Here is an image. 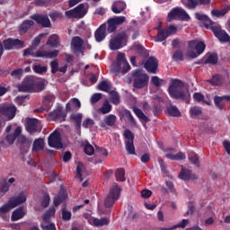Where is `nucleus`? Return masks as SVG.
Here are the masks:
<instances>
[{"label":"nucleus","mask_w":230,"mask_h":230,"mask_svg":"<svg viewBox=\"0 0 230 230\" xmlns=\"http://www.w3.org/2000/svg\"><path fill=\"white\" fill-rule=\"evenodd\" d=\"M167 112L169 116H172V118H181V111L175 105H170L167 107Z\"/></svg>","instance_id":"nucleus-38"},{"label":"nucleus","mask_w":230,"mask_h":230,"mask_svg":"<svg viewBox=\"0 0 230 230\" xmlns=\"http://www.w3.org/2000/svg\"><path fill=\"white\" fill-rule=\"evenodd\" d=\"M129 69H130V65L128 64L127 59H125V54H123V62H122V70H121L122 75H127V72Z\"/></svg>","instance_id":"nucleus-60"},{"label":"nucleus","mask_w":230,"mask_h":230,"mask_svg":"<svg viewBox=\"0 0 230 230\" xmlns=\"http://www.w3.org/2000/svg\"><path fill=\"white\" fill-rule=\"evenodd\" d=\"M206 50V43L204 41H198L196 45V52L198 55H202L203 51Z\"/></svg>","instance_id":"nucleus-55"},{"label":"nucleus","mask_w":230,"mask_h":230,"mask_svg":"<svg viewBox=\"0 0 230 230\" xmlns=\"http://www.w3.org/2000/svg\"><path fill=\"white\" fill-rule=\"evenodd\" d=\"M4 49L10 50L13 49V48H24V41L19 39H11L8 38L3 41Z\"/></svg>","instance_id":"nucleus-16"},{"label":"nucleus","mask_w":230,"mask_h":230,"mask_svg":"<svg viewBox=\"0 0 230 230\" xmlns=\"http://www.w3.org/2000/svg\"><path fill=\"white\" fill-rule=\"evenodd\" d=\"M10 190V184L6 181L1 182L0 183V193H4L8 192Z\"/></svg>","instance_id":"nucleus-63"},{"label":"nucleus","mask_w":230,"mask_h":230,"mask_svg":"<svg viewBox=\"0 0 230 230\" xmlns=\"http://www.w3.org/2000/svg\"><path fill=\"white\" fill-rule=\"evenodd\" d=\"M46 89V80H37L34 78V84L32 88V93H40Z\"/></svg>","instance_id":"nucleus-28"},{"label":"nucleus","mask_w":230,"mask_h":230,"mask_svg":"<svg viewBox=\"0 0 230 230\" xmlns=\"http://www.w3.org/2000/svg\"><path fill=\"white\" fill-rule=\"evenodd\" d=\"M110 100L113 105H119V94L116 91L110 92Z\"/></svg>","instance_id":"nucleus-46"},{"label":"nucleus","mask_w":230,"mask_h":230,"mask_svg":"<svg viewBox=\"0 0 230 230\" xmlns=\"http://www.w3.org/2000/svg\"><path fill=\"white\" fill-rule=\"evenodd\" d=\"M84 154H86V155H93V154H94V147L89 144V142L84 144Z\"/></svg>","instance_id":"nucleus-56"},{"label":"nucleus","mask_w":230,"mask_h":230,"mask_svg":"<svg viewBox=\"0 0 230 230\" xmlns=\"http://www.w3.org/2000/svg\"><path fill=\"white\" fill-rule=\"evenodd\" d=\"M181 4L187 10H197V6L210 4L211 0H181Z\"/></svg>","instance_id":"nucleus-13"},{"label":"nucleus","mask_w":230,"mask_h":230,"mask_svg":"<svg viewBox=\"0 0 230 230\" xmlns=\"http://www.w3.org/2000/svg\"><path fill=\"white\" fill-rule=\"evenodd\" d=\"M127 8V4L125 2L119 0L114 3V4L111 7V11L113 13H121L125 9Z\"/></svg>","instance_id":"nucleus-30"},{"label":"nucleus","mask_w":230,"mask_h":230,"mask_svg":"<svg viewBox=\"0 0 230 230\" xmlns=\"http://www.w3.org/2000/svg\"><path fill=\"white\" fill-rule=\"evenodd\" d=\"M178 177L179 179H181V181H190L191 179H197V175L191 174V171H190L189 169H181Z\"/></svg>","instance_id":"nucleus-29"},{"label":"nucleus","mask_w":230,"mask_h":230,"mask_svg":"<svg viewBox=\"0 0 230 230\" xmlns=\"http://www.w3.org/2000/svg\"><path fill=\"white\" fill-rule=\"evenodd\" d=\"M127 42H128V35H127V32H119L110 40V49L111 51H117V49H121V48L127 46Z\"/></svg>","instance_id":"nucleus-3"},{"label":"nucleus","mask_w":230,"mask_h":230,"mask_svg":"<svg viewBox=\"0 0 230 230\" xmlns=\"http://www.w3.org/2000/svg\"><path fill=\"white\" fill-rule=\"evenodd\" d=\"M40 150H44V138H37L33 142L32 151L40 152Z\"/></svg>","instance_id":"nucleus-37"},{"label":"nucleus","mask_w":230,"mask_h":230,"mask_svg":"<svg viewBox=\"0 0 230 230\" xmlns=\"http://www.w3.org/2000/svg\"><path fill=\"white\" fill-rule=\"evenodd\" d=\"M208 84L211 85H214L216 87H218L224 84V78H222V75H216L211 79L208 80Z\"/></svg>","instance_id":"nucleus-36"},{"label":"nucleus","mask_w":230,"mask_h":230,"mask_svg":"<svg viewBox=\"0 0 230 230\" xmlns=\"http://www.w3.org/2000/svg\"><path fill=\"white\" fill-rule=\"evenodd\" d=\"M116 119H118L114 114L106 115L103 119V122L100 123V127L102 128H105V127H114V125H116Z\"/></svg>","instance_id":"nucleus-22"},{"label":"nucleus","mask_w":230,"mask_h":230,"mask_svg":"<svg viewBox=\"0 0 230 230\" xmlns=\"http://www.w3.org/2000/svg\"><path fill=\"white\" fill-rule=\"evenodd\" d=\"M131 76L133 78V87L135 89H145L148 85L150 76L148 74L145 73L143 69L137 68L131 72Z\"/></svg>","instance_id":"nucleus-2"},{"label":"nucleus","mask_w":230,"mask_h":230,"mask_svg":"<svg viewBox=\"0 0 230 230\" xmlns=\"http://www.w3.org/2000/svg\"><path fill=\"white\" fill-rule=\"evenodd\" d=\"M32 69L37 75H44V73H48V66H42L41 65H34Z\"/></svg>","instance_id":"nucleus-47"},{"label":"nucleus","mask_w":230,"mask_h":230,"mask_svg":"<svg viewBox=\"0 0 230 230\" xmlns=\"http://www.w3.org/2000/svg\"><path fill=\"white\" fill-rule=\"evenodd\" d=\"M194 17L195 19H197V21H199L200 22H204V28H206V30H210V28L216 23L207 14L195 13Z\"/></svg>","instance_id":"nucleus-20"},{"label":"nucleus","mask_w":230,"mask_h":230,"mask_svg":"<svg viewBox=\"0 0 230 230\" xmlns=\"http://www.w3.org/2000/svg\"><path fill=\"white\" fill-rule=\"evenodd\" d=\"M110 222H111V219H109V217H102L101 219L94 218L93 226H95V227H102L103 226H109Z\"/></svg>","instance_id":"nucleus-40"},{"label":"nucleus","mask_w":230,"mask_h":230,"mask_svg":"<svg viewBox=\"0 0 230 230\" xmlns=\"http://www.w3.org/2000/svg\"><path fill=\"white\" fill-rule=\"evenodd\" d=\"M169 37L168 32L166 31V29L159 30L157 32V40L156 42H164L165 40H167Z\"/></svg>","instance_id":"nucleus-45"},{"label":"nucleus","mask_w":230,"mask_h":230,"mask_svg":"<svg viewBox=\"0 0 230 230\" xmlns=\"http://www.w3.org/2000/svg\"><path fill=\"white\" fill-rule=\"evenodd\" d=\"M27 200L26 192L21 191L18 196L13 197L9 199V204L11 208H17V206H21V204H24Z\"/></svg>","instance_id":"nucleus-19"},{"label":"nucleus","mask_w":230,"mask_h":230,"mask_svg":"<svg viewBox=\"0 0 230 230\" xmlns=\"http://www.w3.org/2000/svg\"><path fill=\"white\" fill-rule=\"evenodd\" d=\"M36 50L37 47L31 45V47L23 50V57H32V58H35L37 55Z\"/></svg>","instance_id":"nucleus-43"},{"label":"nucleus","mask_w":230,"mask_h":230,"mask_svg":"<svg viewBox=\"0 0 230 230\" xmlns=\"http://www.w3.org/2000/svg\"><path fill=\"white\" fill-rule=\"evenodd\" d=\"M67 199V190L61 188L58 196L54 198V206L58 207Z\"/></svg>","instance_id":"nucleus-24"},{"label":"nucleus","mask_w":230,"mask_h":230,"mask_svg":"<svg viewBox=\"0 0 230 230\" xmlns=\"http://www.w3.org/2000/svg\"><path fill=\"white\" fill-rule=\"evenodd\" d=\"M133 111L136 114V116L140 119V121L144 123H148V121H150V119L146 115H145L141 109L134 107Z\"/></svg>","instance_id":"nucleus-34"},{"label":"nucleus","mask_w":230,"mask_h":230,"mask_svg":"<svg viewBox=\"0 0 230 230\" xmlns=\"http://www.w3.org/2000/svg\"><path fill=\"white\" fill-rule=\"evenodd\" d=\"M25 129L29 134H31V136L37 134V132H41L42 127L40 126V120L38 119H27Z\"/></svg>","instance_id":"nucleus-8"},{"label":"nucleus","mask_w":230,"mask_h":230,"mask_svg":"<svg viewBox=\"0 0 230 230\" xmlns=\"http://www.w3.org/2000/svg\"><path fill=\"white\" fill-rule=\"evenodd\" d=\"M131 49H134L135 51H137V53L138 55H140V57H148V52L146 51V49H145V47H143V45L139 44V43H135L132 47Z\"/></svg>","instance_id":"nucleus-33"},{"label":"nucleus","mask_w":230,"mask_h":230,"mask_svg":"<svg viewBox=\"0 0 230 230\" xmlns=\"http://www.w3.org/2000/svg\"><path fill=\"white\" fill-rule=\"evenodd\" d=\"M126 21L125 16H115L108 20V27L106 28L108 33H114L119 24H123Z\"/></svg>","instance_id":"nucleus-11"},{"label":"nucleus","mask_w":230,"mask_h":230,"mask_svg":"<svg viewBox=\"0 0 230 230\" xmlns=\"http://www.w3.org/2000/svg\"><path fill=\"white\" fill-rule=\"evenodd\" d=\"M204 64H211L212 66H217V64H218V56L217 53H212L208 58H205Z\"/></svg>","instance_id":"nucleus-39"},{"label":"nucleus","mask_w":230,"mask_h":230,"mask_svg":"<svg viewBox=\"0 0 230 230\" xmlns=\"http://www.w3.org/2000/svg\"><path fill=\"white\" fill-rule=\"evenodd\" d=\"M56 211L57 210L53 207L50 208L49 210H47L43 216L44 222H48V220H49V218H51V217H54Z\"/></svg>","instance_id":"nucleus-51"},{"label":"nucleus","mask_w":230,"mask_h":230,"mask_svg":"<svg viewBox=\"0 0 230 230\" xmlns=\"http://www.w3.org/2000/svg\"><path fill=\"white\" fill-rule=\"evenodd\" d=\"M48 144L50 148H63L64 144H62V136L59 130H54L48 137Z\"/></svg>","instance_id":"nucleus-7"},{"label":"nucleus","mask_w":230,"mask_h":230,"mask_svg":"<svg viewBox=\"0 0 230 230\" xmlns=\"http://www.w3.org/2000/svg\"><path fill=\"white\" fill-rule=\"evenodd\" d=\"M190 116H200L202 114V108L199 106L191 107L190 110Z\"/></svg>","instance_id":"nucleus-57"},{"label":"nucleus","mask_w":230,"mask_h":230,"mask_svg":"<svg viewBox=\"0 0 230 230\" xmlns=\"http://www.w3.org/2000/svg\"><path fill=\"white\" fill-rule=\"evenodd\" d=\"M17 107L14 105L0 107V116H4L10 121L15 118Z\"/></svg>","instance_id":"nucleus-14"},{"label":"nucleus","mask_w":230,"mask_h":230,"mask_svg":"<svg viewBox=\"0 0 230 230\" xmlns=\"http://www.w3.org/2000/svg\"><path fill=\"white\" fill-rule=\"evenodd\" d=\"M124 116L127 118V119L131 123L132 125H137L136 119H134V116H132V113L128 110H125Z\"/></svg>","instance_id":"nucleus-58"},{"label":"nucleus","mask_w":230,"mask_h":230,"mask_svg":"<svg viewBox=\"0 0 230 230\" xmlns=\"http://www.w3.org/2000/svg\"><path fill=\"white\" fill-rule=\"evenodd\" d=\"M172 58L176 62H182V60H184V54L182 53V50H176L172 55Z\"/></svg>","instance_id":"nucleus-52"},{"label":"nucleus","mask_w":230,"mask_h":230,"mask_svg":"<svg viewBox=\"0 0 230 230\" xmlns=\"http://www.w3.org/2000/svg\"><path fill=\"white\" fill-rule=\"evenodd\" d=\"M46 44L47 46H50V48H58V46H60V37L57 34H53L49 36Z\"/></svg>","instance_id":"nucleus-31"},{"label":"nucleus","mask_w":230,"mask_h":230,"mask_svg":"<svg viewBox=\"0 0 230 230\" xmlns=\"http://www.w3.org/2000/svg\"><path fill=\"white\" fill-rule=\"evenodd\" d=\"M32 21H35L37 24H40L42 28H51V21H49V17L44 14H33L31 16Z\"/></svg>","instance_id":"nucleus-17"},{"label":"nucleus","mask_w":230,"mask_h":230,"mask_svg":"<svg viewBox=\"0 0 230 230\" xmlns=\"http://www.w3.org/2000/svg\"><path fill=\"white\" fill-rule=\"evenodd\" d=\"M99 91H103L104 93H109L111 91V84L107 81H102L98 84Z\"/></svg>","instance_id":"nucleus-49"},{"label":"nucleus","mask_w":230,"mask_h":230,"mask_svg":"<svg viewBox=\"0 0 230 230\" xmlns=\"http://www.w3.org/2000/svg\"><path fill=\"white\" fill-rule=\"evenodd\" d=\"M17 143H19V145H30L31 143V141H30L26 136L24 135H19L17 137Z\"/></svg>","instance_id":"nucleus-54"},{"label":"nucleus","mask_w":230,"mask_h":230,"mask_svg":"<svg viewBox=\"0 0 230 230\" xmlns=\"http://www.w3.org/2000/svg\"><path fill=\"white\" fill-rule=\"evenodd\" d=\"M105 31H107V24L103 23L95 31L94 37L96 42H102L105 40Z\"/></svg>","instance_id":"nucleus-23"},{"label":"nucleus","mask_w":230,"mask_h":230,"mask_svg":"<svg viewBox=\"0 0 230 230\" xmlns=\"http://www.w3.org/2000/svg\"><path fill=\"white\" fill-rule=\"evenodd\" d=\"M74 9L75 10L77 19H84V17L87 15V10L85 9V5L84 4H80Z\"/></svg>","instance_id":"nucleus-32"},{"label":"nucleus","mask_w":230,"mask_h":230,"mask_svg":"<svg viewBox=\"0 0 230 230\" xmlns=\"http://www.w3.org/2000/svg\"><path fill=\"white\" fill-rule=\"evenodd\" d=\"M84 41L83 39L80 38V36L73 37L71 40V49L73 53H75V55L81 53L82 57H84Z\"/></svg>","instance_id":"nucleus-12"},{"label":"nucleus","mask_w":230,"mask_h":230,"mask_svg":"<svg viewBox=\"0 0 230 230\" xmlns=\"http://www.w3.org/2000/svg\"><path fill=\"white\" fill-rule=\"evenodd\" d=\"M34 82L35 77L31 75L26 76L22 84L18 86V91L20 93H33Z\"/></svg>","instance_id":"nucleus-9"},{"label":"nucleus","mask_w":230,"mask_h":230,"mask_svg":"<svg viewBox=\"0 0 230 230\" xmlns=\"http://www.w3.org/2000/svg\"><path fill=\"white\" fill-rule=\"evenodd\" d=\"M49 17H50L51 21L55 22V21H58V19H62V13L60 12H52L49 14Z\"/></svg>","instance_id":"nucleus-64"},{"label":"nucleus","mask_w":230,"mask_h":230,"mask_svg":"<svg viewBox=\"0 0 230 230\" xmlns=\"http://www.w3.org/2000/svg\"><path fill=\"white\" fill-rule=\"evenodd\" d=\"M190 21V14L186 13V10L181 7L172 8L167 15V22H172V21Z\"/></svg>","instance_id":"nucleus-4"},{"label":"nucleus","mask_w":230,"mask_h":230,"mask_svg":"<svg viewBox=\"0 0 230 230\" xmlns=\"http://www.w3.org/2000/svg\"><path fill=\"white\" fill-rule=\"evenodd\" d=\"M125 137V146L128 154L129 155H136V146H134V133L130 129H125L124 134Z\"/></svg>","instance_id":"nucleus-6"},{"label":"nucleus","mask_w":230,"mask_h":230,"mask_svg":"<svg viewBox=\"0 0 230 230\" xmlns=\"http://www.w3.org/2000/svg\"><path fill=\"white\" fill-rule=\"evenodd\" d=\"M119 191H121V189L118 186V183H115L104 199L105 208H112L114 206V202L119 199Z\"/></svg>","instance_id":"nucleus-5"},{"label":"nucleus","mask_w":230,"mask_h":230,"mask_svg":"<svg viewBox=\"0 0 230 230\" xmlns=\"http://www.w3.org/2000/svg\"><path fill=\"white\" fill-rule=\"evenodd\" d=\"M61 213L62 219L65 220V222H68V220H71L72 214L70 211L66 210V205L63 206Z\"/></svg>","instance_id":"nucleus-50"},{"label":"nucleus","mask_w":230,"mask_h":230,"mask_svg":"<svg viewBox=\"0 0 230 230\" xmlns=\"http://www.w3.org/2000/svg\"><path fill=\"white\" fill-rule=\"evenodd\" d=\"M145 69L147 73H152L155 75L157 73V68L159 67V61L155 57H150L144 64Z\"/></svg>","instance_id":"nucleus-15"},{"label":"nucleus","mask_w":230,"mask_h":230,"mask_svg":"<svg viewBox=\"0 0 230 230\" xmlns=\"http://www.w3.org/2000/svg\"><path fill=\"white\" fill-rule=\"evenodd\" d=\"M84 118V115L82 113H76L71 115L70 119H73L75 123V129L80 130L82 127V119Z\"/></svg>","instance_id":"nucleus-35"},{"label":"nucleus","mask_w":230,"mask_h":230,"mask_svg":"<svg viewBox=\"0 0 230 230\" xmlns=\"http://www.w3.org/2000/svg\"><path fill=\"white\" fill-rule=\"evenodd\" d=\"M151 84L155 85V87H161V85H166V80L159 78V76L154 75L151 78Z\"/></svg>","instance_id":"nucleus-44"},{"label":"nucleus","mask_w":230,"mask_h":230,"mask_svg":"<svg viewBox=\"0 0 230 230\" xmlns=\"http://www.w3.org/2000/svg\"><path fill=\"white\" fill-rule=\"evenodd\" d=\"M49 116L53 119V121H58V119H60V121H66V116H67V113L64 111V108L58 106L56 110L51 111Z\"/></svg>","instance_id":"nucleus-18"},{"label":"nucleus","mask_w":230,"mask_h":230,"mask_svg":"<svg viewBox=\"0 0 230 230\" xmlns=\"http://www.w3.org/2000/svg\"><path fill=\"white\" fill-rule=\"evenodd\" d=\"M24 207H19L15 210H13L11 220L12 222H17V220H21V218L24 217Z\"/></svg>","instance_id":"nucleus-27"},{"label":"nucleus","mask_w":230,"mask_h":230,"mask_svg":"<svg viewBox=\"0 0 230 230\" xmlns=\"http://www.w3.org/2000/svg\"><path fill=\"white\" fill-rule=\"evenodd\" d=\"M123 64V53H119L116 62L111 66V73L114 76H118L121 73V66Z\"/></svg>","instance_id":"nucleus-21"},{"label":"nucleus","mask_w":230,"mask_h":230,"mask_svg":"<svg viewBox=\"0 0 230 230\" xmlns=\"http://www.w3.org/2000/svg\"><path fill=\"white\" fill-rule=\"evenodd\" d=\"M21 134H22V128L18 126L14 129L13 134L7 135L5 137V139H6L7 143H9V145H13V143H15V139H17V137H19V136H21Z\"/></svg>","instance_id":"nucleus-26"},{"label":"nucleus","mask_w":230,"mask_h":230,"mask_svg":"<svg viewBox=\"0 0 230 230\" xmlns=\"http://www.w3.org/2000/svg\"><path fill=\"white\" fill-rule=\"evenodd\" d=\"M189 161L192 163L195 166H200V163L199 162V156L197 154H190L189 155Z\"/></svg>","instance_id":"nucleus-61"},{"label":"nucleus","mask_w":230,"mask_h":230,"mask_svg":"<svg viewBox=\"0 0 230 230\" xmlns=\"http://www.w3.org/2000/svg\"><path fill=\"white\" fill-rule=\"evenodd\" d=\"M165 157H167V159H171V161H182L186 159V155H184L182 152H180L175 155L172 154H166Z\"/></svg>","instance_id":"nucleus-42"},{"label":"nucleus","mask_w":230,"mask_h":230,"mask_svg":"<svg viewBox=\"0 0 230 230\" xmlns=\"http://www.w3.org/2000/svg\"><path fill=\"white\" fill-rule=\"evenodd\" d=\"M210 30L213 31L215 37L220 40V42H230L229 34H227L226 31L222 30L220 25H218L217 22L210 28Z\"/></svg>","instance_id":"nucleus-10"},{"label":"nucleus","mask_w":230,"mask_h":230,"mask_svg":"<svg viewBox=\"0 0 230 230\" xmlns=\"http://www.w3.org/2000/svg\"><path fill=\"white\" fill-rule=\"evenodd\" d=\"M51 74L57 75L58 73V60L54 59L50 62Z\"/></svg>","instance_id":"nucleus-59"},{"label":"nucleus","mask_w":230,"mask_h":230,"mask_svg":"<svg viewBox=\"0 0 230 230\" xmlns=\"http://www.w3.org/2000/svg\"><path fill=\"white\" fill-rule=\"evenodd\" d=\"M22 72V68H17L11 73V76H13V78H16L17 80H21Z\"/></svg>","instance_id":"nucleus-62"},{"label":"nucleus","mask_w":230,"mask_h":230,"mask_svg":"<svg viewBox=\"0 0 230 230\" xmlns=\"http://www.w3.org/2000/svg\"><path fill=\"white\" fill-rule=\"evenodd\" d=\"M115 177L118 182H125V181H127V178H125V169L123 168L117 169L115 171Z\"/></svg>","instance_id":"nucleus-41"},{"label":"nucleus","mask_w":230,"mask_h":230,"mask_svg":"<svg viewBox=\"0 0 230 230\" xmlns=\"http://www.w3.org/2000/svg\"><path fill=\"white\" fill-rule=\"evenodd\" d=\"M101 114H109V112H111V111H112V105H111V103H109V102H105L102 104V107L99 109Z\"/></svg>","instance_id":"nucleus-48"},{"label":"nucleus","mask_w":230,"mask_h":230,"mask_svg":"<svg viewBox=\"0 0 230 230\" xmlns=\"http://www.w3.org/2000/svg\"><path fill=\"white\" fill-rule=\"evenodd\" d=\"M35 25L33 20H24L18 28V31L22 33H28V31L31 30V26Z\"/></svg>","instance_id":"nucleus-25"},{"label":"nucleus","mask_w":230,"mask_h":230,"mask_svg":"<svg viewBox=\"0 0 230 230\" xmlns=\"http://www.w3.org/2000/svg\"><path fill=\"white\" fill-rule=\"evenodd\" d=\"M169 96L173 100L186 101L188 94L184 91V82L181 79H172L168 87Z\"/></svg>","instance_id":"nucleus-1"},{"label":"nucleus","mask_w":230,"mask_h":230,"mask_svg":"<svg viewBox=\"0 0 230 230\" xmlns=\"http://www.w3.org/2000/svg\"><path fill=\"white\" fill-rule=\"evenodd\" d=\"M226 13H227V9H222V10L213 9L211 11V14L214 17H224V15H226Z\"/></svg>","instance_id":"nucleus-53"}]
</instances>
